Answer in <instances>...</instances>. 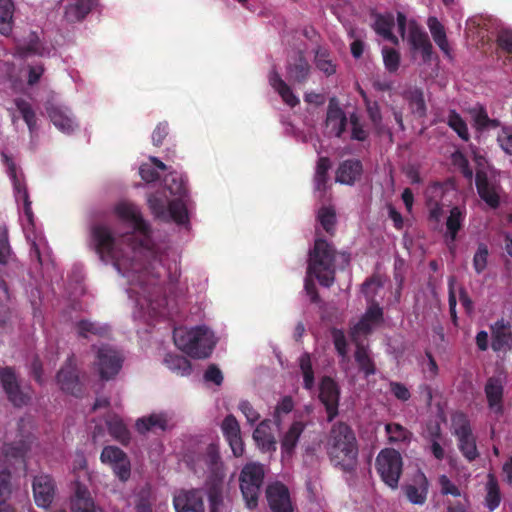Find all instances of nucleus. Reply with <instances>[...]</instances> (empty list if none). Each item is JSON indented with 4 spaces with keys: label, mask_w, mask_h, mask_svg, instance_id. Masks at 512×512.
Returning a JSON list of instances; mask_svg holds the SVG:
<instances>
[{
    "label": "nucleus",
    "mask_w": 512,
    "mask_h": 512,
    "mask_svg": "<svg viewBox=\"0 0 512 512\" xmlns=\"http://www.w3.org/2000/svg\"><path fill=\"white\" fill-rule=\"evenodd\" d=\"M90 237L95 252L103 262L112 263L123 276L138 271L134 261L136 255L134 234H125L117 240L107 226L94 224L90 230Z\"/></svg>",
    "instance_id": "obj_1"
},
{
    "label": "nucleus",
    "mask_w": 512,
    "mask_h": 512,
    "mask_svg": "<svg viewBox=\"0 0 512 512\" xmlns=\"http://www.w3.org/2000/svg\"><path fill=\"white\" fill-rule=\"evenodd\" d=\"M335 258L334 246L325 239L317 238L313 248L309 251L307 277L304 283V290L312 303H320L321 298L315 282L310 276L313 275L320 285L331 287L335 281Z\"/></svg>",
    "instance_id": "obj_2"
},
{
    "label": "nucleus",
    "mask_w": 512,
    "mask_h": 512,
    "mask_svg": "<svg viewBox=\"0 0 512 512\" xmlns=\"http://www.w3.org/2000/svg\"><path fill=\"white\" fill-rule=\"evenodd\" d=\"M331 463L344 472H353L357 466L358 441L354 430L345 422L334 423L324 442Z\"/></svg>",
    "instance_id": "obj_3"
},
{
    "label": "nucleus",
    "mask_w": 512,
    "mask_h": 512,
    "mask_svg": "<svg viewBox=\"0 0 512 512\" xmlns=\"http://www.w3.org/2000/svg\"><path fill=\"white\" fill-rule=\"evenodd\" d=\"M173 339L181 351L195 359L208 358L216 344L214 334L205 326H196L189 330L177 328L174 330Z\"/></svg>",
    "instance_id": "obj_4"
},
{
    "label": "nucleus",
    "mask_w": 512,
    "mask_h": 512,
    "mask_svg": "<svg viewBox=\"0 0 512 512\" xmlns=\"http://www.w3.org/2000/svg\"><path fill=\"white\" fill-rule=\"evenodd\" d=\"M264 477V466L258 462L246 463L240 472L239 486L245 506L249 510H254L258 506Z\"/></svg>",
    "instance_id": "obj_5"
},
{
    "label": "nucleus",
    "mask_w": 512,
    "mask_h": 512,
    "mask_svg": "<svg viewBox=\"0 0 512 512\" xmlns=\"http://www.w3.org/2000/svg\"><path fill=\"white\" fill-rule=\"evenodd\" d=\"M375 468L381 480L390 488L396 489L403 471L400 452L394 448L382 449L375 461Z\"/></svg>",
    "instance_id": "obj_6"
},
{
    "label": "nucleus",
    "mask_w": 512,
    "mask_h": 512,
    "mask_svg": "<svg viewBox=\"0 0 512 512\" xmlns=\"http://www.w3.org/2000/svg\"><path fill=\"white\" fill-rule=\"evenodd\" d=\"M148 205L156 218L162 220L172 219L177 224H185L188 221L186 203L181 200L167 201L158 194L148 197Z\"/></svg>",
    "instance_id": "obj_7"
},
{
    "label": "nucleus",
    "mask_w": 512,
    "mask_h": 512,
    "mask_svg": "<svg viewBox=\"0 0 512 512\" xmlns=\"http://www.w3.org/2000/svg\"><path fill=\"white\" fill-rule=\"evenodd\" d=\"M0 382L9 402L15 407H23L30 403L32 390L28 386H21L16 372L12 367L0 370Z\"/></svg>",
    "instance_id": "obj_8"
},
{
    "label": "nucleus",
    "mask_w": 512,
    "mask_h": 512,
    "mask_svg": "<svg viewBox=\"0 0 512 512\" xmlns=\"http://www.w3.org/2000/svg\"><path fill=\"white\" fill-rule=\"evenodd\" d=\"M453 425V434L458 439V448L460 452L469 462L474 461L479 456V452L469 420L464 414H459L453 419Z\"/></svg>",
    "instance_id": "obj_9"
},
{
    "label": "nucleus",
    "mask_w": 512,
    "mask_h": 512,
    "mask_svg": "<svg viewBox=\"0 0 512 512\" xmlns=\"http://www.w3.org/2000/svg\"><path fill=\"white\" fill-rule=\"evenodd\" d=\"M100 460L109 465L121 482H127L131 476V462L128 455L119 447L108 445L101 452Z\"/></svg>",
    "instance_id": "obj_10"
},
{
    "label": "nucleus",
    "mask_w": 512,
    "mask_h": 512,
    "mask_svg": "<svg viewBox=\"0 0 512 512\" xmlns=\"http://www.w3.org/2000/svg\"><path fill=\"white\" fill-rule=\"evenodd\" d=\"M340 394V387L332 377L321 378L318 397L325 407L328 422H332L339 414Z\"/></svg>",
    "instance_id": "obj_11"
},
{
    "label": "nucleus",
    "mask_w": 512,
    "mask_h": 512,
    "mask_svg": "<svg viewBox=\"0 0 512 512\" xmlns=\"http://www.w3.org/2000/svg\"><path fill=\"white\" fill-rule=\"evenodd\" d=\"M97 370L101 379L110 380L115 377L123 364L122 355L109 346H102L97 351Z\"/></svg>",
    "instance_id": "obj_12"
},
{
    "label": "nucleus",
    "mask_w": 512,
    "mask_h": 512,
    "mask_svg": "<svg viewBox=\"0 0 512 512\" xmlns=\"http://www.w3.org/2000/svg\"><path fill=\"white\" fill-rule=\"evenodd\" d=\"M57 382L62 391L75 397H80L83 393V385L79 379L75 356L70 355L64 366L57 373Z\"/></svg>",
    "instance_id": "obj_13"
},
{
    "label": "nucleus",
    "mask_w": 512,
    "mask_h": 512,
    "mask_svg": "<svg viewBox=\"0 0 512 512\" xmlns=\"http://www.w3.org/2000/svg\"><path fill=\"white\" fill-rule=\"evenodd\" d=\"M265 494L271 512H294L290 491L282 482L270 483Z\"/></svg>",
    "instance_id": "obj_14"
},
{
    "label": "nucleus",
    "mask_w": 512,
    "mask_h": 512,
    "mask_svg": "<svg viewBox=\"0 0 512 512\" xmlns=\"http://www.w3.org/2000/svg\"><path fill=\"white\" fill-rule=\"evenodd\" d=\"M504 385V377L493 375L486 380L484 386L488 408L496 416H501L504 413Z\"/></svg>",
    "instance_id": "obj_15"
},
{
    "label": "nucleus",
    "mask_w": 512,
    "mask_h": 512,
    "mask_svg": "<svg viewBox=\"0 0 512 512\" xmlns=\"http://www.w3.org/2000/svg\"><path fill=\"white\" fill-rule=\"evenodd\" d=\"M409 48L411 52H420L422 61L430 63L433 55V46L427 32L416 22H410L408 38Z\"/></svg>",
    "instance_id": "obj_16"
},
{
    "label": "nucleus",
    "mask_w": 512,
    "mask_h": 512,
    "mask_svg": "<svg viewBox=\"0 0 512 512\" xmlns=\"http://www.w3.org/2000/svg\"><path fill=\"white\" fill-rule=\"evenodd\" d=\"M381 286L382 283L377 277H371L367 279L362 285V292L368 302V307L362 317L372 322L373 324H378L383 321V309L375 300L377 290L381 288Z\"/></svg>",
    "instance_id": "obj_17"
},
{
    "label": "nucleus",
    "mask_w": 512,
    "mask_h": 512,
    "mask_svg": "<svg viewBox=\"0 0 512 512\" xmlns=\"http://www.w3.org/2000/svg\"><path fill=\"white\" fill-rule=\"evenodd\" d=\"M33 496L38 507L48 509L55 497L56 485L50 475L35 476L32 483Z\"/></svg>",
    "instance_id": "obj_18"
},
{
    "label": "nucleus",
    "mask_w": 512,
    "mask_h": 512,
    "mask_svg": "<svg viewBox=\"0 0 512 512\" xmlns=\"http://www.w3.org/2000/svg\"><path fill=\"white\" fill-rule=\"evenodd\" d=\"M176 512H205L203 495L199 489L180 490L173 497Z\"/></svg>",
    "instance_id": "obj_19"
},
{
    "label": "nucleus",
    "mask_w": 512,
    "mask_h": 512,
    "mask_svg": "<svg viewBox=\"0 0 512 512\" xmlns=\"http://www.w3.org/2000/svg\"><path fill=\"white\" fill-rule=\"evenodd\" d=\"M475 185L479 197L491 208L497 209L500 206V186L489 180L484 170H477L475 174Z\"/></svg>",
    "instance_id": "obj_20"
},
{
    "label": "nucleus",
    "mask_w": 512,
    "mask_h": 512,
    "mask_svg": "<svg viewBox=\"0 0 512 512\" xmlns=\"http://www.w3.org/2000/svg\"><path fill=\"white\" fill-rule=\"evenodd\" d=\"M221 430L224 438L228 442L235 457H241L244 454V442L241 436V429L236 417L232 414L227 415L221 424Z\"/></svg>",
    "instance_id": "obj_21"
},
{
    "label": "nucleus",
    "mask_w": 512,
    "mask_h": 512,
    "mask_svg": "<svg viewBox=\"0 0 512 512\" xmlns=\"http://www.w3.org/2000/svg\"><path fill=\"white\" fill-rule=\"evenodd\" d=\"M491 347L495 352H507L512 349V326L503 318L491 325Z\"/></svg>",
    "instance_id": "obj_22"
},
{
    "label": "nucleus",
    "mask_w": 512,
    "mask_h": 512,
    "mask_svg": "<svg viewBox=\"0 0 512 512\" xmlns=\"http://www.w3.org/2000/svg\"><path fill=\"white\" fill-rule=\"evenodd\" d=\"M225 473H213L205 481L206 493L209 501V512H219L224 502Z\"/></svg>",
    "instance_id": "obj_23"
},
{
    "label": "nucleus",
    "mask_w": 512,
    "mask_h": 512,
    "mask_svg": "<svg viewBox=\"0 0 512 512\" xmlns=\"http://www.w3.org/2000/svg\"><path fill=\"white\" fill-rule=\"evenodd\" d=\"M46 111L51 122L60 131L70 134L77 128V124L67 107L48 102L46 104Z\"/></svg>",
    "instance_id": "obj_24"
},
{
    "label": "nucleus",
    "mask_w": 512,
    "mask_h": 512,
    "mask_svg": "<svg viewBox=\"0 0 512 512\" xmlns=\"http://www.w3.org/2000/svg\"><path fill=\"white\" fill-rule=\"evenodd\" d=\"M116 214L123 220L130 221L134 230L139 232L145 238L151 233L150 225L142 218L136 206L129 203H120L115 207Z\"/></svg>",
    "instance_id": "obj_25"
},
{
    "label": "nucleus",
    "mask_w": 512,
    "mask_h": 512,
    "mask_svg": "<svg viewBox=\"0 0 512 512\" xmlns=\"http://www.w3.org/2000/svg\"><path fill=\"white\" fill-rule=\"evenodd\" d=\"M429 482L422 471H418L413 477V483L404 486V494L415 505H423L427 500Z\"/></svg>",
    "instance_id": "obj_26"
},
{
    "label": "nucleus",
    "mask_w": 512,
    "mask_h": 512,
    "mask_svg": "<svg viewBox=\"0 0 512 512\" xmlns=\"http://www.w3.org/2000/svg\"><path fill=\"white\" fill-rule=\"evenodd\" d=\"M70 508L72 512H101L95 505L89 489L79 481L75 482Z\"/></svg>",
    "instance_id": "obj_27"
},
{
    "label": "nucleus",
    "mask_w": 512,
    "mask_h": 512,
    "mask_svg": "<svg viewBox=\"0 0 512 512\" xmlns=\"http://www.w3.org/2000/svg\"><path fill=\"white\" fill-rule=\"evenodd\" d=\"M135 428L139 434L147 432H165L170 428L169 417L166 413H152L136 420Z\"/></svg>",
    "instance_id": "obj_28"
},
{
    "label": "nucleus",
    "mask_w": 512,
    "mask_h": 512,
    "mask_svg": "<svg viewBox=\"0 0 512 512\" xmlns=\"http://www.w3.org/2000/svg\"><path fill=\"white\" fill-rule=\"evenodd\" d=\"M253 439L262 452H275L277 442L271 431V420L264 419L253 431Z\"/></svg>",
    "instance_id": "obj_29"
},
{
    "label": "nucleus",
    "mask_w": 512,
    "mask_h": 512,
    "mask_svg": "<svg viewBox=\"0 0 512 512\" xmlns=\"http://www.w3.org/2000/svg\"><path fill=\"white\" fill-rule=\"evenodd\" d=\"M362 163L358 159H348L340 163L336 171V181L341 184L353 185L361 176Z\"/></svg>",
    "instance_id": "obj_30"
},
{
    "label": "nucleus",
    "mask_w": 512,
    "mask_h": 512,
    "mask_svg": "<svg viewBox=\"0 0 512 512\" xmlns=\"http://www.w3.org/2000/svg\"><path fill=\"white\" fill-rule=\"evenodd\" d=\"M269 84L280 95L283 102L291 108L299 104V98L293 93L287 83L281 78L279 73L273 69L269 73Z\"/></svg>",
    "instance_id": "obj_31"
},
{
    "label": "nucleus",
    "mask_w": 512,
    "mask_h": 512,
    "mask_svg": "<svg viewBox=\"0 0 512 512\" xmlns=\"http://www.w3.org/2000/svg\"><path fill=\"white\" fill-rule=\"evenodd\" d=\"M310 74V65L302 52H299L293 61H289L287 65V76L289 80L298 83H304Z\"/></svg>",
    "instance_id": "obj_32"
},
{
    "label": "nucleus",
    "mask_w": 512,
    "mask_h": 512,
    "mask_svg": "<svg viewBox=\"0 0 512 512\" xmlns=\"http://www.w3.org/2000/svg\"><path fill=\"white\" fill-rule=\"evenodd\" d=\"M99 0H77L66 6L64 16L68 22L83 20L97 5Z\"/></svg>",
    "instance_id": "obj_33"
},
{
    "label": "nucleus",
    "mask_w": 512,
    "mask_h": 512,
    "mask_svg": "<svg viewBox=\"0 0 512 512\" xmlns=\"http://www.w3.org/2000/svg\"><path fill=\"white\" fill-rule=\"evenodd\" d=\"M306 425L302 421H294L281 438L282 453L291 456L297 446Z\"/></svg>",
    "instance_id": "obj_34"
},
{
    "label": "nucleus",
    "mask_w": 512,
    "mask_h": 512,
    "mask_svg": "<svg viewBox=\"0 0 512 512\" xmlns=\"http://www.w3.org/2000/svg\"><path fill=\"white\" fill-rule=\"evenodd\" d=\"M165 188L171 195L176 196L175 200H181L186 203L188 197L187 179L178 172H170L164 178Z\"/></svg>",
    "instance_id": "obj_35"
},
{
    "label": "nucleus",
    "mask_w": 512,
    "mask_h": 512,
    "mask_svg": "<svg viewBox=\"0 0 512 512\" xmlns=\"http://www.w3.org/2000/svg\"><path fill=\"white\" fill-rule=\"evenodd\" d=\"M427 25L436 45L445 56L451 58V48L443 24L436 17H429Z\"/></svg>",
    "instance_id": "obj_36"
},
{
    "label": "nucleus",
    "mask_w": 512,
    "mask_h": 512,
    "mask_svg": "<svg viewBox=\"0 0 512 512\" xmlns=\"http://www.w3.org/2000/svg\"><path fill=\"white\" fill-rule=\"evenodd\" d=\"M385 432L387 435L388 443L400 447L401 445H408L411 442L413 434L406 427L399 423H387L385 425Z\"/></svg>",
    "instance_id": "obj_37"
},
{
    "label": "nucleus",
    "mask_w": 512,
    "mask_h": 512,
    "mask_svg": "<svg viewBox=\"0 0 512 512\" xmlns=\"http://www.w3.org/2000/svg\"><path fill=\"white\" fill-rule=\"evenodd\" d=\"M78 337L89 339L91 335L106 337L109 334V327L96 322L82 319L75 325Z\"/></svg>",
    "instance_id": "obj_38"
},
{
    "label": "nucleus",
    "mask_w": 512,
    "mask_h": 512,
    "mask_svg": "<svg viewBox=\"0 0 512 512\" xmlns=\"http://www.w3.org/2000/svg\"><path fill=\"white\" fill-rule=\"evenodd\" d=\"M15 6L12 0H0V34L8 37L13 30Z\"/></svg>",
    "instance_id": "obj_39"
},
{
    "label": "nucleus",
    "mask_w": 512,
    "mask_h": 512,
    "mask_svg": "<svg viewBox=\"0 0 512 512\" xmlns=\"http://www.w3.org/2000/svg\"><path fill=\"white\" fill-rule=\"evenodd\" d=\"M375 32L382 36L384 39L391 41L394 44H398V38L392 33L394 27V17L391 14H378L374 22Z\"/></svg>",
    "instance_id": "obj_40"
},
{
    "label": "nucleus",
    "mask_w": 512,
    "mask_h": 512,
    "mask_svg": "<svg viewBox=\"0 0 512 512\" xmlns=\"http://www.w3.org/2000/svg\"><path fill=\"white\" fill-rule=\"evenodd\" d=\"M203 461L209 470V474L225 473L223 462L221 461L218 444L211 443L206 447L202 455Z\"/></svg>",
    "instance_id": "obj_41"
},
{
    "label": "nucleus",
    "mask_w": 512,
    "mask_h": 512,
    "mask_svg": "<svg viewBox=\"0 0 512 512\" xmlns=\"http://www.w3.org/2000/svg\"><path fill=\"white\" fill-rule=\"evenodd\" d=\"M465 215V211L462 210L460 207L454 206L451 208L450 214L446 220L447 234L451 242H454L456 240L457 234L463 226Z\"/></svg>",
    "instance_id": "obj_42"
},
{
    "label": "nucleus",
    "mask_w": 512,
    "mask_h": 512,
    "mask_svg": "<svg viewBox=\"0 0 512 512\" xmlns=\"http://www.w3.org/2000/svg\"><path fill=\"white\" fill-rule=\"evenodd\" d=\"M4 158H5V162H6L7 166H8L9 176L13 180L14 187H15L16 191L18 192V194L20 195V197L24 201V212H25V215L29 219H31V217H32V209H31V202L29 201L28 192H27L25 187H22V185L20 184V182L17 179L15 163L11 159H9L8 156H6V155H4Z\"/></svg>",
    "instance_id": "obj_43"
},
{
    "label": "nucleus",
    "mask_w": 512,
    "mask_h": 512,
    "mask_svg": "<svg viewBox=\"0 0 512 512\" xmlns=\"http://www.w3.org/2000/svg\"><path fill=\"white\" fill-rule=\"evenodd\" d=\"M331 168V161L328 157H320L317 161L314 175L315 190L324 193L327 190L328 171Z\"/></svg>",
    "instance_id": "obj_44"
},
{
    "label": "nucleus",
    "mask_w": 512,
    "mask_h": 512,
    "mask_svg": "<svg viewBox=\"0 0 512 512\" xmlns=\"http://www.w3.org/2000/svg\"><path fill=\"white\" fill-rule=\"evenodd\" d=\"M14 104L28 126L30 133L37 130V117L32 105L23 98H16Z\"/></svg>",
    "instance_id": "obj_45"
},
{
    "label": "nucleus",
    "mask_w": 512,
    "mask_h": 512,
    "mask_svg": "<svg viewBox=\"0 0 512 512\" xmlns=\"http://www.w3.org/2000/svg\"><path fill=\"white\" fill-rule=\"evenodd\" d=\"M354 357L359 370L364 373L365 377L376 373L375 363L369 356L368 350L363 345L357 344Z\"/></svg>",
    "instance_id": "obj_46"
},
{
    "label": "nucleus",
    "mask_w": 512,
    "mask_h": 512,
    "mask_svg": "<svg viewBox=\"0 0 512 512\" xmlns=\"http://www.w3.org/2000/svg\"><path fill=\"white\" fill-rule=\"evenodd\" d=\"M164 363L170 370L182 376L189 375L192 371L190 361L181 355L167 354L164 358Z\"/></svg>",
    "instance_id": "obj_47"
},
{
    "label": "nucleus",
    "mask_w": 512,
    "mask_h": 512,
    "mask_svg": "<svg viewBox=\"0 0 512 512\" xmlns=\"http://www.w3.org/2000/svg\"><path fill=\"white\" fill-rule=\"evenodd\" d=\"M109 434L122 445H128L130 442V432L122 420L118 418L107 422Z\"/></svg>",
    "instance_id": "obj_48"
},
{
    "label": "nucleus",
    "mask_w": 512,
    "mask_h": 512,
    "mask_svg": "<svg viewBox=\"0 0 512 512\" xmlns=\"http://www.w3.org/2000/svg\"><path fill=\"white\" fill-rule=\"evenodd\" d=\"M299 365L303 374L304 388L307 390L313 389L315 385V377L309 353H303V355L299 359Z\"/></svg>",
    "instance_id": "obj_49"
},
{
    "label": "nucleus",
    "mask_w": 512,
    "mask_h": 512,
    "mask_svg": "<svg viewBox=\"0 0 512 512\" xmlns=\"http://www.w3.org/2000/svg\"><path fill=\"white\" fill-rule=\"evenodd\" d=\"M448 126L457 133V135L464 141L470 138L466 122L455 110H450L447 120Z\"/></svg>",
    "instance_id": "obj_50"
},
{
    "label": "nucleus",
    "mask_w": 512,
    "mask_h": 512,
    "mask_svg": "<svg viewBox=\"0 0 512 512\" xmlns=\"http://www.w3.org/2000/svg\"><path fill=\"white\" fill-rule=\"evenodd\" d=\"M485 501L486 506L490 511L495 510L501 502V494L497 480L491 474L489 475L487 482V494Z\"/></svg>",
    "instance_id": "obj_51"
},
{
    "label": "nucleus",
    "mask_w": 512,
    "mask_h": 512,
    "mask_svg": "<svg viewBox=\"0 0 512 512\" xmlns=\"http://www.w3.org/2000/svg\"><path fill=\"white\" fill-rule=\"evenodd\" d=\"M382 56L386 70L390 73L397 72L400 66V53L394 48L384 46L382 48Z\"/></svg>",
    "instance_id": "obj_52"
},
{
    "label": "nucleus",
    "mask_w": 512,
    "mask_h": 512,
    "mask_svg": "<svg viewBox=\"0 0 512 512\" xmlns=\"http://www.w3.org/2000/svg\"><path fill=\"white\" fill-rule=\"evenodd\" d=\"M318 220L327 233L333 234L336 223V213L334 208L326 206L321 207L318 212Z\"/></svg>",
    "instance_id": "obj_53"
},
{
    "label": "nucleus",
    "mask_w": 512,
    "mask_h": 512,
    "mask_svg": "<svg viewBox=\"0 0 512 512\" xmlns=\"http://www.w3.org/2000/svg\"><path fill=\"white\" fill-rule=\"evenodd\" d=\"M342 118H346V115L342 108L339 106V102L336 97H332L329 99L327 116H326V124L327 126H333L342 120Z\"/></svg>",
    "instance_id": "obj_54"
},
{
    "label": "nucleus",
    "mask_w": 512,
    "mask_h": 512,
    "mask_svg": "<svg viewBox=\"0 0 512 512\" xmlns=\"http://www.w3.org/2000/svg\"><path fill=\"white\" fill-rule=\"evenodd\" d=\"M409 105L412 112L418 117H424L426 115V103L424 100L423 92L416 89L411 92L409 97Z\"/></svg>",
    "instance_id": "obj_55"
},
{
    "label": "nucleus",
    "mask_w": 512,
    "mask_h": 512,
    "mask_svg": "<svg viewBox=\"0 0 512 512\" xmlns=\"http://www.w3.org/2000/svg\"><path fill=\"white\" fill-rule=\"evenodd\" d=\"M488 256L489 251L487 245L480 243L473 257V268L477 274H481L486 269Z\"/></svg>",
    "instance_id": "obj_56"
},
{
    "label": "nucleus",
    "mask_w": 512,
    "mask_h": 512,
    "mask_svg": "<svg viewBox=\"0 0 512 512\" xmlns=\"http://www.w3.org/2000/svg\"><path fill=\"white\" fill-rule=\"evenodd\" d=\"M446 186L443 183L440 182H433L431 183L426 191H425V197H426V203H435V202H441L444 194H445Z\"/></svg>",
    "instance_id": "obj_57"
},
{
    "label": "nucleus",
    "mask_w": 512,
    "mask_h": 512,
    "mask_svg": "<svg viewBox=\"0 0 512 512\" xmlns=\"http://www.w3.org/2000/svg\"><path fill=\"white\" fill-rule=\"evenodd\" d=\"M333 343L339 356L345 358L347 356V341L344 331L341 329L333 328L331 331Z\"/></svg>",
    "instance_id": "obj_58"
},
{
    "label": "nucleus",
    "mask_w": 512,
    "mask_h": 512,
    "mask_svg": "<svg viewBox=\"0 0 512 512\" xmlns=\"http://www.w3.org/2000/svg\"><path fill=\"white\" fill-rule=\"evenodd\" d=\"M373 323L361 317V319L351 328L350 336L354 342H357L360 335H367L372 332Z\"/></svg>",
    "instance_id": "obj_59"
},
{
    "label": "nucleus",
    "mask_w": 512,
    "mask_h": 512,
    "mask_svg": "<svg viewBox=\"0 0 512 512\" xmlns=\"http://www.w3.org/2000/svg\"><path fill=\"white\" fill-rule=\"evenodd\" d=\"M294 408V402L291 396H285L281 399V401L277 404L274 412V422L279 427L281 425L280 414H288Z\"/></svg>",
    "instance_id": "obj_60"
},
{
    "label": "nucleus",
    "mask_w": 512,
    "mask_h": 512,
    "mask_svg": "<svg viewBox=\"0 0 512 512\" xmlns=\"http://www.w3.org/2000/svg\"><path fill=\"white\" fill-rule=\"evenodd\" d=\"M389 390L399 401L406 402L411 398V393L408 387L401 382L390 381Z\"/></svg>",
    "instance_id": "obj_61"
},
{
    "label": "nucleus",
    "mask_w": 512,
    "mask_h": 512,
    "mask_svg": "<svg viewBox=\"0 0 512 512\" xmlns=\"http://www.w3.org/2000/svg\"><path fill=\"white\" fill-rule=\"evenodd\" d=\"M350 124L352 126L351 139L357 141H365L368 138L367 131L363 128L356 114L350 115Z\"/></svg>",
    "instance_id": "obj_62"
},
{
    "label": "nucleus",
    "mask_w": 512,
    "mask_h": 512,
    "mask_svg": "<svg viewBox=\"0 0 512 512\" xmlns=\"http://www.w3.org/2000/svg\"><path fill=\"white\" fill-rule=\"evenodd\" d=\"M238 408L243 413L247 422L250 425L255 424L260 419L259 412L252 406V404L249 401H240Z\"/></svg>",
    "instance_id": "obj_63"
},
{
    "label": "nucleus",
    "mask_w": 512,
    "mask_h": 512,
    "mask_svg": "<svg viewBox=\"0 0 512 512\" xmlns=\"http://www.w3.org/2000/svg\"><path fill=\"white\" fill-rule=\"evenodd\" d=\"M497 44L502 50L508 54H512V31L506 29L501 30L497 36Z\"/></svg>",
    "instance_id": "obj_64"
}]
</instances>
